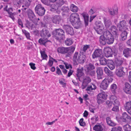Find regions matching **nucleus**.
Instances as JSON below:
<instances>
[{"instance_id": "1", "label": "nucleus", "mask_w": 131, "mask_h": 131, "mask_svg": "<svg viewBox=\"0 0 131 131\" xmlns=\"http://www.w3.org/2000/svg\"><path fill=\"white\" fill-rule=\"evenodd\" d=\"M114 39L111 32L108 30L104 32L103 34L100 37V41L101 44L104 45L106 43L108 44H112L114 42Z\"/></svg>"}, {"instance_id": "2", "label": "nucleus", "mask_w": 131, "mask_h": 131, "mask_svg": "<svg viewBox=\"0 0 131 131\" xmlns=\"http://www.w3.org/2000/svg\"><path fill=\"white\" fill-rule=\"evenodd\" d=\"M52 34L55 39L59 41L65 38L64 31L60 29H55L52 32Z\"/></svg>"}, {"instance_id": "3", "label": "nucleus", "mask_w": 131, "mask_h": 131, "mask_svg": "<svg viewBox=\"0 0 131 131\" xmlns=\"http://www.w3.org/2000/svg\"><path fill=\"white\" fill-rule=\"evenodd\" d=\"M104 27L103 24L101 23L96 22L93 26L94 29L98 34H102L104 31Z\"/></svg>"}, {"instance_id": "4", "label": "nucleus", "mask_w": 131, "mask_h": 131, "mask_svg": "<svg viewBox=\"0 0 131 131\" xmlns=\"http://www.w3.org/2000/svg\"><path fill=\"white\" fill-rule=\"evenodd\" d=\"M36 13L39 16H43L45 13L46 10L44 7L41 4L37 5L35 7Z\"/></svg>"}, {"instance_id": "5", "label": "nucleus", "mask_w": 131, "mask_h": 131, "mask_svg": "<svg viewBox=\"0 0 131 131\" xmlns=\"http://www.w3.org/2000/svg\"><path fill=\"white\" fill-rule=\"evenodd\" d=\"M107 95L103 91L100 93L98 95L97 98V102L99 104L103 102L107 99Z\"/></svg>"}, {"instance_id": "6", "label": "nucleus", "mask_w": 131, "mask_h": 131, "mask_svg": "<svg viewBox=\"0 0 131 131\" xmlns=\"http://www.w3.org/2000/svg\"><path fill=\"white\" fill-rule=\"evenodd\" d=\"M126 68L124 67H119L116 68L115 72V74L119 77H123L125 74V69Z\"/></svg>"}, {"instance_id": "7", "label": "nucleus", "mask_w": 131, "mask_h": 131, "mask_svg": "<svg viewBox=\"0 0 131 131\" xmlns=\"http://www.w3.org/2000/svg\"><path fill=\"white\" fill-rule=\"evenodd\" d=\"M126 24V22L125 20H123L120 21L117 25L119 30L121 31H123L127 30L128 28Z\"/></svg>"}, {"instance_id": "8", "label": "nucleus", "mask_w": 131, "mask_h": 131, "mask_svg": "<svg viewBox=\"0 0 131 131\" xmlns=\"http://www.w3.org/2000/svg\"><path fill=\"white\" fill-rule=\"evenodd\" d=\"M103 55L102 49H96L92 55L93 59L102 57Z\"/></svg>"}, {"instance_id": "9", "label": "nucleus", "mask_w": 131, "mask_h": 131, "mask_svg": "<svg viewBox=\"0 0 131 131\" xmlns=\"http://www.w3.org/2000/svg\"><path fill=\"white\" fill-rule=\"evenodd\" d=\"M27 13L28 18L30 20L34 23L36 21V16L35 15L32 10L30 9H27Z\"/></svg>"}, {"instance_id": "10", "label": "nucleus", "mask_w": 131, "mask_h": 131, "mask_svg": "<svg viewBox=\"0 0 131 131\" xmlns=\"http://www.w3.org/2000/svg\"><path fill=\"white\" fill-rule=\"evenodd\" d=\"M122 119V121L127 123L131 122L130 116L126 112L123 113Z\"/></svg>"}, {"instance_id": "11", "label": "nucleus", "mask_w": 131, "mask_h": 131, "mask_svg": "<svg viewBox=\"0 0 131 131\" xmlns=\"http://www.w3.org/2000/svg\"><path fill=\"white\" fill-rule=\"evenodd\" d=\"M80 19L79 16L77 13H72L70 16V20L72 24Z\"/></svg>"}, {"instance_id": "12", "label": "nucleus", "mask_w": 131, "mask_h": 131, "mask_svg": "<svg viewBox=\"0 0 131 131\" xmlns=\"http://www.w3.org/2000/svg\"><path fill=\"white\" fill-rule=\"evenodd\" d=\"M91 80L90 77L86 76L84 77L81 87L82 89H84L88 83L91 82Z\"/></svg>"}, {"instance_id": "13", "label": "nucleus", "mask_w": 131, "mask_h": 131, "mask_svg": "<svg viewBox=\"0 0 131 131\" xmlns=\"http://www.w3.org/2000/svg\"><path fill=\"white\" fill-rule=\"evenodd\" d=\"M83 67L79 68L77 70V73L76 74V79L79 81H81V77L84 75V73L83 72Z\"/></svg>"}, {"instance_id": "14", "label": "nucleus", "mask_w": 131, "mask_h": 131, "mask_svg": "<svg viewBox=\"0 0 131 131\" xmlns=\"http://www.w3.org/2000/svg\"><path fill=\"white\" fill-rule=\"evenodd\" d=\"M63 28L65 30L66 32L71 35L74 34V31L72 27L69 25H64L63 26Z\"/></svg>"}, {"instance_id": "15", "label": "nucleus", "mask_w": 131, "mask_h": 131, "mask_svg": "<svg viewBox=\"0 0 131 131\" xmlns=\"http://www.w3.org/2000/svg\"><path fill=\"white\" fill-rule=\"evenodd\" d=\"M75 48L73 46L66 48L67 54L66 55V57H69L71 56L75 49Z\"/></svg>"}, {"instance_id": "16", "label": "nucleus", "mask_w": 131, "mask_h": 131, "mask_svg": "<svg viewBox=\"0 0 131 131\" xmlns=\"http://www.w3.org/2000/svg\"><path fill=\"white\" fill-rule=\"evenodd\" d=\"M96 72L97 74V79H103V72L102 68L100 67L96 68Z\"/></svg>"}, {"instance_id": "17", "label": "nucleus", "mask_w": 131, "mask_h": 131, "mask_svg": "<svg viewBox=\"0 0 131 131\" xmlns=\"http://www.w3.org/2000/svg\"><path fill=\"white\" fill-rule=\"evenodd\" d=\"M40 36L42 37H50L51 35L47 29L44 28L42 29L40 31Z\"/></svg>"}, {"instance_id": "18", "label": "nucleus", "mask_w": 131, "mask_h": 131, "mask_svg": "<svg viewBox=\"0 0 131 131\" xmlns=\"http://www.w3.org/2000/svg\"><path fill=\"white\" fill-rule=\"evenodd\" d=\"M125 110L131 115V102L130 101L126 102L124 106Z\"/></svg>"}, {"instance_id": "19", "label": "nucleus", "mask_w": 131, "mask_h": 131, "mask_svg": "<svg viewBox=\"0 0 131 131\" xmlns=\"http://www.w3.org/2000/svg\"><path fill=\"white\" fill-rule=\"evenodd\" d=\"M110 30L111 31L115 38L118 37V29L116 26L114 25L112 26L110 28Z\"/></svg>"}, {"instance_id": "20", "label": "nucleus", "mask_w": 131, "mask_h": 131, "mask_svg": "<svg viewBox=\"0 0 131 131\" xmlns=\"http://www.w3.org/2000/svg\"><path fill=\"white\" fill-rule=\"evenodd\" d=\"M106 120L107 124L110 126L114 127L117 125V124L112 121L109 116L106 117Z\"/></svg>"}, {"instance_id": "21", "label": "nucleus", "mask_w": 131, "mask_h": 131, "mask_svg": "<svg viewBox=\"0 0 131 131\" xmlns=\"http://www.w3.org/2000/svg\"><path fill=\"white\" fill-rule=\"evenodd\" d=\"M104 25L106 28H109L112 25V23L110 19L105 17L103 18Z\"/></svg>"}, {"instance_id": "22", "label": "nucleus", "mask_w": 131, "mask_h": 131, "mask_svg": "<svg viewBox=\"0 0 131 131\" xmlns=\"http://www.w3.org/2000/svg\"><path fill=\"white\" fill-rule=\"evenodd\" d=\"M61 20V17L59 15H55L52 18V22L56 24H59Z\"/></svg>"}, {"instance_id": "23", "label": "nucleus", "mask_w": 131, "mask_h": 131, "mask_svg": "<svg viewBox=\"0 0 131 131\" xmlns=\"http://www.w3.org/2000/svg\"><path fill=\"white\" fill-rule=\"evenodd\" d=\"M113 52V49L109 47L106 48L105 50V56L108 57H112Z\"/></svg>"}, {"instance_id": "24", "label": "nucleus", "mask_w": 131, "mask_h": 131, "mask_svg": "<svg viewBox=\"0 0 131 131\" xmlns=\"http://www.w3.org/2000/svg\"><path fill=\"white\" fill-rule=\"evenodd\" d=\"M109 81L108 80H104L102 82L100 87V88L102 89L105 90L107 89L108 87V84Z\"/></svg>"}, {"instance_id": "25", "label": "nucleus", "mask_w": 131, "mask_h": 131, "mask_svg": "<svg viewBox=\"0 0 131 131\" xmlns=\"http://www.w3.org/2000/svg\"><path fill=\"white\" fill-rule=\"evenodd\" d=\"M86 56L85 55H83L81 56L80 54H79V56L77 62L79 63H84L86 60Z\"/></svg>"}, {"instance_id": "26", "label": "nucleus", "mask_w": 131, "mask_h": 131, "mask_svg": "<svg viewBox=\"0 0 131 131\" xmlns=\"http://www.w3.org/2000/svg\"><path fill=\"white\" fill-rule=\"evenodd\" d=\"M81 15L84 19L85 24L86 26L88 25L89 16L88 14L85 12L81 14Z\"/></svg>"}, {"instance_id": "27", "label": "nucleus", "mask_w": 131, "mask_h": 131, "mask_svg": "<svg viewBox=\"0 0 131 131\" xmlns=\"http://www.w3.org/2000/svg\"><path fill=\"white\" fill-rule=\"evenodd\" d=\"M123 52L124 56L128 58L131 56V50L129 48H126L123 50Z\"/></svg>"}, {"instance_id": "28", "label": "nucleus", "mask_w": 131, "mask_h": 131, "mask_svg": "<svg viewBox=\"0 0 131 131\" xmlns=\"http://www.w3.org/2000/svg\"><path fill=\"white\" fill-rule=\"evenodd\" d=\"M72 24L74 27L76 29H78L81 27L82 25V24L80 19L74 23H73V24Z\"/></svg>"}, {"instance_id": "29", "label": "nucleus", "mask_w": 131, "mask_h": 131, "mask_svg": "<svg viewBox=\"0 0 131 131\" xmlns=\"http://www.w3.org/2000/svg\"><path fill=\"white\" fill-rule=\"evenodd\" d=\"M99 61L100 62V64L101 65H104L107 64L108 63V61L109 60L106 59L104 57V56H103L102 57H100L99 58Z\"/></svg>"}, {"instance_id": "30", "label": "nucleus", "mask_w": 131, "mask_h": 131, "mask_svg": "<svg viewBox=\"0 0 131 131\" xmlns=\"http://www.w3.org/2000/svg\"><path fill=\"white\" fill-rule=\"evenodd\" d=\"M85 70L86 74L91 76H94L96 73L95 71L94 70L85 69Z\"/></svg>"}, {"instance_id": "31", "label": "nucleus", "mask_w": 131, "mask_h": 131, "mask_svg": "<svg viewBox=\"0 0 131 131\" xmlns=\"http://www.w3.org/2000/svg\"><path fill=\"white\" fill-rule=\"evenodd\" d=\"M123 62V61L122 59H116L115 61L116 68L119 67H123L122 66Z\"/></svg>"}, {"instance_id": "32", "label": "nucleus", "mask_w": 131, "mask_h": 131, "mask_svg": "<svg viewBox=\"0 0 131 131\" xmlns=\"http://www.w3.org/2000/svg\"><path fill=\"white\" fill-rule=\"evenodd\" d=\"M127 30L123 31L121 34V39L122 40L124 41L127 38Z\"/></svg>"}, {"instance_id": "33", "label": "nucleus", "mask_w": 131, "mask_h": 131, "mask_svg": "<svg viewBox=\"0 0 131 131\" xmlns=\"http://www.w3.org/2000/svg\"><path fill=\"white\" fill-rule=\"evenodd\" d=\"M93 129L95 131H103V128L101 125L99 124L95 125L93 128Z\"/></svg>"}, {"instance_id": "34", "label": "nucleus", "mask_w": 131, "mask_h": 131, "mask_svg": "<svg viewBox=\"0 0 131 131\" xmlns=\"http://www.w3.org/2000/svg\"><path fill=\"white\" fill-rule=\"evenodd\" d=\"M107 65L109 68L111 70H113L115 68V66L113 61L112 60H109Z\"/></svg>"}, {"instance_id": "35", "label": "nucleus", "mask_w": 131, "mask_h": 131, "mask_svg": "<svg viewBox=\"0 0 131 131\" xmlns=\"http://www.w3.org/2000/svg\"><path fill=\"white\" fill-rule=\"evenodd\" d=\"M104 71L105 73L108 76L112 77L114 75L113 73L109 70L107 67H106L104 68Z\"/></svg>"}, {"instance_id": "36", "label": "nucleus", "mask_w": 131, "mask_h": 131, "mask_svg": "<svg viewBox=\"0 0 131 131\" xmlns=\"http://www.w3.org/2000/svg\"><path fill=\"white\" fill-rule=\"evenodd\" d=\"M30 4L28 3V2L25 1L23 4L22 6L21 10L25 12V10L28 8L29 6L30 5Z\"/></svg>"}, {"instance_id": "37", "label": "nucleus", "mask_w": 131, "mask_h": 131, "mask_svg": "<svg viewBox=\"0 0 131 131\" xmlns=\"http://www.w3.org/2000/svg\"><path fill=\"white\" fill-rule=\"evenodd\" d=\"M57 51L59 53L62 54L66 53V48L64 47L58 48Z\"/></svg>"}, {"instance_id": "38", "label": "nucleus", "mask_w": 131, "mask_h": 131, "mask_svg": "<svg viewBox=\"0 0 131 131\" xmlns=\"http://www.w3.org/2000/svg\"><path fill=\"white\" fill-rule=\"evenodd\" d=\"M95 67L94 64L93 63H90L86 66L85 69L94 70L95 69Z\"/></svg>"}, {"instance_id": "39", "label": "nucleus", "mask_w": 131, "mask_h": 131, "mask_svg": "<svg viewBox=\"0 0 131 131\" xmlns=\"http://www.w3.org/2000/svg\"><path fill=\"white\" fill-rule=\"evenodd\" d=\"M79 56V53L78 52H76L74 54L73 56V60L74 63H77V61Z\"/></svg>"}, {"instance_id": "40", "label": "nucleus", "mask_w": 131, "mask_h": 131, "mask_svg": "<svg viewBox=\"0 0 131 131\" xmlns=\"http://www.w3.org/2000/svg\"><path fill=\"white\" fill-rule=\"evenodd\" d=\"M96 87L94 84H91L88 85L85 90H93L96 89Z\"/></svg>"}, {"instance_id": "41", "label": "nucleus", "mask_w": 131, "mask_h": 131, "mask_svg": "<svg viewBox=\"0 0 131 131\" xmlns=\"http://www.w3.org/2000/svg\"><path fill=\"white\" fill-rule=\"evenodd\" d=\"M70 9L71 11L73 12H77L78 10V7L73 4L71 5Z\"/></svg>"}, {"instance_id": "42", "label": "nucleus", "mask_w": 131, "mask_h": 131, "mask_svg": "<svg viewBox=\"0 0 131 131\" xmlns=\"http://www.w3.org/2000/svg\"><path fill=\"white\" fill-rule=\"evenodd\" d=\"M123 128L125 131H131V126L128 124L124 125Z\"/></svg>"}, {"instance_id": "43", "label": "nucleus", "mask_w": 131, "mask_h": 131, "mask_svg": "<svg viewBox=\"0 0 131 131\" xmlns=\"http://www.w3.org/2000/svg\"><path fill=\"white\" fill-rule=\"evenodd\" d=\"M48 41H50L49 40H48L46 39L40 38V39L39 40V42L40 44H42L45 45V44Z\"/></svg>"}, {"instance_id": "44", "label": "nucleus", "mask_w": 131, "mask_h": 131, "mask_svg": "<svg viewBox=\"0 0 131 131\" xmlns=\"http://www.w3.org/2000/svg\"><path fill=\"white\" fill-rule=\"evenodd\" d=\"M50 11L55 12L58 8L54 4H52L50 5Z\"/></svg>"}, {"instance_id": "45", "label": "nucleus", "mask_w": 131, "mask_h": 131, "mask_svg": "<svg viewBox=\"0 0 131 131\" xmlns=\"http://www.w3.org/2000/svg\"><path fill=\"white\" fill-rule=\"evenodd\" d=\"M122 128L120 126L114 127L111 128V131H122Z\"/></svg>"}, {"instance_id": "46", "label": "nucleus", "mask_w": 131, "mask_h": 131, "mask_svg": "<svg viewBox=\"0 0 131 131\" xmlns=\"http://www.w3.org/2000/svg\"><path fill=\"white\" fill-rule=\"evenodd\" d=\"M65 43L66 45L69 46L71 45L73 43V42L71 38H67L65 41Z\"/></svg>"}, {"instance_id": "47", "label": "nucleus", "mask_w": 131, "mask_h": 131, "mask_svg": "<svg viewBox=\"0 0 131 131\" xmlns=\"http://www.w3.org/2000/svg\"><path fill=\"white\" fill-rule=\"evenodd\" d=\"M69 10V8L67 6H63L61 8V10L63 13H67L68 12Z\"/></svg>"}, {"instance_id": "48", "label": "nucleus", "mask_w": 131, "mask_h": 131, "mask_svg": "<svg viewBox=\"0 0 131 131\" xmlns=\"http://www.w3.org/2000/svg\"><path fill=\"white\" fill-rule=\"evenodd\" d=\"M124 89L125 90H131V86L128 83L126 82L125 83Z\"/></svg>"}, {"instance_id": "49", "label": "nucleus", "mask_w": 131, "mask_h": 131, "mask_svg": "<svg viewBox=\"0 0 131 131\" xmlns=\"http://www.w3.org/2000/svg\"><path fill=\"white\" fill-rule=\"evenodd\" d=\"M22 31L23 33L26 36V37L28 39L30 40V36L29 33L26 31L25 30H23Z\"/></svg>"}, {"instance_id": "50", "label": "nucleus", "mask_w": 131, "mask_h": 131, "mask_svg": "<svg viewBox=\"0 0 131 131\" xmlns=\"http://www.w3.org/2000/svg\"><path fill=\"white\" fill-rule=\"evenodd\" d=\"M40 52L43 59H46L48 57V56L45 53V52L44 51H40Z\"/></svg>"}, {"instance_id": "51", "label": "nucleus", "mask_w": 131, "mask_h": 131, "mask_svg": "<svg viewBox=\"0 0 131 131\" xmlns=\"http://www.w3.org/2000/svg\"><path fill=\"white\" fill-rule=\"evenodd\" d=\"M64 0H59L57 4V5L58 7L61 6L64 3Z\"/></svg>"}, {"instance_id": "52", "label": "nucleus", "mask_w": 131, "mask_h": 131, "mask_svg": "<svg viewBox=\"0 0 131 131\" xmlns=\"http://www.w3.org/2000/svg\"><path fill=\"white\" fill-rule=\"evenodd\" d=\"M79 123L80 125L81 126L84 127L86 125V123L84 122H83V118L80 119Z\"/></svg>"}, {"instance_id": "53", "label": "nucleus", "mask_w": 131, "mask_h": 131, "mask_svg": "<svg viewBox=\"0 0 131 131\" xmlns=\"http://www.w3.org/2000/svg\"><path fill=\"white\" fill-rule=\"evenodd\" d=\"M42 2L45 5H49L50 4V0H41Z\"/></svg>"}, {"instance_id": "54", "label": "nucleus", "mask_w": 131, "mask_h": 131, "mask_svg": "<svg viewBox=\"0 0 131 131\" xmlns=\"http://www.w3.org/2000/svg\"><path fill=\"white\" fill-rule=\"evenodd\" d=\"M116 99L117 97L115 95H111L110 97V100L111 102L113 103Z\"/></svg>"}, {"instance_id": "55", "label": "nucleus", "mask_w": 131, "mask_h": 131, "mask_svg": "<svg viewBox=\"0 0 131 131\" xmlns=\"http://www.w3.org/2000/svg\"><path fill=\"white\" fill-rule=\"evenodd\" d=\"M118 108V106L114 105L112 109V110L114 112H117L119 111Z\"/></svg>"}, {"instance_id": "56", "label": "nucleus", "mask_w": 131, "mask_h": 131, "mask_svg": "<svg viewBox=\"0 0 131 131\" xmlns=\"http://www.w3.org/2000/svg\"><path fill=\"white\" fill-rule=\"evenodd\" d=\"M14 5L16 6L18 8H19L22 4L21 2L19 1L17 2H15Z\"/></svg>"}, {"instance_id": "57", "label": "nucleus", "mask_w": 131, "mask_h": 131, "mask_svg": "<svg viewBox=\"0 0 131 131\" xmlns=\"http://www.w3.org/2000/svg\"><path fill=\"white\" fill-rule=\"evenodd\" d=\"M111 89L113 90H115L116 89H117V86L115 84H113L111 85Z\"/></svg>"}, {"instance_id": "58", "label": "nucleus", "mask_w": 131, "mask_h": 131, "mask_svg": "<svg viewBox=\"0 0 131 131\" xmlns=\"http://www.w3.org/2000/svg\"><path fill=\"white\" fill-rule=\"evenodd\" d=\"M29 65L30 66L31 68L33 70H35L36 68L35 67V64L33 63H30L29 64Z\"/></svg>"}, {"instance_id": "59", "label": "nucleus", "mask_w": 131, "mask_h": 131, "mask_svg": "<svg viewBox=\"0 0 131 131\" xmlns=\"http://www.w3.org/2000/svg\"><path fill=\"white\" fill-rule=\"evenodd\" d=\"M120 104V102L118 101L117 100V99L114 101L113 102V104L114 105H117L118 106Z\"/></svg>"}, {"instance_id": "60", "label": "nucleus", "mask_w": 131, "mask_h": 131, "mask_svg": "<svg viewBox=\"0 0 131 131\" xmlns=\"http://www.w3.org/2000/svg\"><path fill=\"white\" fill-rule=\"evenodd\" d=\"M56 73L58 75H62L61 71L59 69V68L58 67H57L56 68Z\"/></svg>"}, {"instance_id": "61", "label": "nucleus", "mask_w": 131, "mask_h": 131, "mask_svg": "<svg viewBox=\"0 0 131 131\" xmlns=\"http://www.w3.org/2000/svg\"><path fill=\"white\" fill-rule=\"evenodd\" d=\"M90 45H85L84 46L83 49V50L84 52H85L86 50L90 47Z\"/></svg>"}, {"instance_id": "62", "label": "nucleus", "mask_w": 131, "mask_h": 131, "mask_svg": "<svg viewBox=\"0 0 131 131\" xmlns=\"http://www.w3.org/2000/svg\"><path fill=\"white\" fill-rule=\"evenodd\" d=\"M18 23L19 25L22 28L23 27V25L21 20L20 19H18Z\"/></svg>"}, {"instance_id": "63", "label": "nucleus", "mask_w": 131, "mask_h": 131, "mask_svg": "<svg viewBox=\"0 0 131 131\" xmlns=\"http://www.w3.org/2000/svg\"><path fill=\"white\" fill-rule=\"evenodd\" d=\"M126 43L128 46H131V36L130 37V38L127 41Z\"/></svg>"}, {"instance_id": "64", "label": "nucleus", "mask_w": 131, "mask_h": 131, "mask_svg": "<svg viewBox=\"0 0 131 131\" xmlns=\"http://www.w3.org/2000/svg\"><path fill=\"white\" fill-rule=\"evenodd\" d=\"M53 61L51 60V59H49V61L48 62V64L49 66L50 67H51L53 65Z\"/></svg>"}]
</instances>
